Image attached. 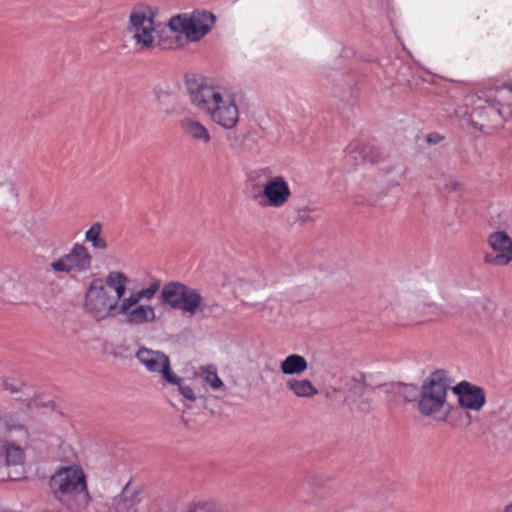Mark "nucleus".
I'll return each instance as SVG.
<instances>
[{
  "mask_svg": "<svg viewBox=\"0 0 512 512\" xmlns=\"http://www.w3.org/2000/svg\"><path fill=\"white\" fill-rule=\"evenodd\" d=\"M185 87L190 104L224 130L234 129L240 121V90L217 77L188 75Z\"/></svg>",
  "mask_w": 512,
  "mask_h": 512,
  "instance_id": "nucleus-1",
  "label": "nucleus"
},
{
  "mask_svg": "<svg viewBox=\"0 0 512 512\" xmlns=\"http://www.w3.org/2000/svg\"><path fill=\"white\" fill-rule=\"evenodd\" d=\"M127 276L119 271H112L105 277V286L112 289L119 302L118 314L122 315L129 325H145L156 320V312L152 305L140 304L141 300L150 301L161 287L159 280L152 281L147 287L134 290L125 296Z\"/></svg>",
  "mask_w": 512,
  "mask_h": 512,
  "instance_id": "nucleus-2",
  "label": "nucleus"
},
{
  "mask_svg": "<svg viewBox=\"0 0 512 512\" xmlns=\"http://www.w3.org/2000/svg\"><path fill=\"white\" fill-rule=\"evenodd\" d=\"M48 485L53 497L70 511L82 512L90 504L87 478L78 464L59 466L50 476Z\"/></svg>",
  "mask_w": 512,
  "mask_h": 512,
  "instance_id": "nucleus-3",
  "label": "nucleus"
},
{
  "mask_svg": "<svg viewBox=\"0 0 512 512\" xmlns=\"http://www.w3.org/2000/svg\"><path fill=\"white\" fill-rule=\"evenodd\" d=\"M255 193L252 199L262 208L280 209L292 197L288 180L269 166L259 167L249 175Z\"/></svg>",
  "mask_w": 512,
  "mask_h": 512,
  "instance_id": "nucleus-4",
  "label": "nucleus"
},
{
  "mask_svg": "<svg viewBox=\"0 0 512 512\" xmlns=\"http://www.w3.org/2000/svg\"><path fill=\"white\" fill-rule=\"evenodd\" d=\"M450 388L447 374L443 370H436L426 378L422 384L418 400V410L426 417L444 420L450 411L447 403Z\"/></svg>",
  "mask_w": 512,
  "mask_h": 512,
  "instance_id": "nucleus-5",
  "label": "nucleus"
},
{
  "mask_svg": "<svg viewBox=\"0 0 512 512\" xmlns=\"http://www.w3.org/2000/svg\"><path fill=\"white\" fill-rule=\"evenodd\" d=\"M216 16L211 11L196 9L173 16L169 20L172 31L182 34L189 42H199L207 36L216 24Z\"/></svg>",
  "mask_w": 512,
  "mask_h": 512,
  "instance_id": "nucleus-6",
  "label": "nucleus"
},
{
  "mask_svg": "<svg viewBox=\"0 0 512 512\" xmlns=\"http://www.w3.org/2000/svg\"><path fill=\"white\" fill-rule=\"evenodd\" d=\"M161 301L170 308L190 316L199 312L204 313L208 307L197 289L180 282H170L164 285L161 291Z\"/></svg>",
  "mask_w": 512,
  "mask_h": 512,
  "instance_id": "nucleus-7",
  "label": "nucleus"
},
{
  "mask_svg": "<svg viewBox=\"0 0 512 512\" xmlns=\"http://www.w3.org/2000/svg\"><path fill=\"white\" fill-rule=\"evenodd\" d=\"M119 302L112 296L101 279H94L88 286L84 309L95 320L101 321L118 314Z\"/></svg>",
  "mask_w": 512,
  "mask_h": 512,
  "instance_id": "nucleus-8",
  "label": "nucleus"
},
{
  "mask_svg": "<svg viewBox=\"0 0 512 512\" xmlns=\"http://www.w3.org/2000/svg\"><path fill=\"white\" fill-rule=\"evenodd\" d=\"M93 257L82 243H74L67 253L53 260L49 267L55 273L69 275L86 274L91 271Z\"/></svg>",
  "mask_w": 512,
  "mask_h": 512,
  "instance_id": "nucleus-9",
  "label": "nucleus"
},
{
  "mask_svg": "<svg viewBox=\"0 0 512 512\" xmlns=\"http://www.w3.org/2000/svg\"><path fill=\"white\" fill-rule=\"evenodd\" d=\"M128 31L140 49L151 48L157 33L152 11L145 7L134 8L129 16Z\"/></svg>",
  "mask_w": 512,
  "mask_h": 512,
  "instance_id": "nucleus-10",
  "label": "nucleus"
},
{
  "mask_svg": "<svg viewBox=\"0 0 512 512\" xmlns=\"http://www.w3.org/2000/svg\"><path fill=\"white\" fill-rule=\"evenodd\" d=\"M488 251L484 262L491 266H507L512 262V238L503 230L494 231L487 238Z\"/></svg>",
  "mask_w": 512,
  "mask_h": 512,
  "instance_id": "nucleus-11",
  "label": "nucleus"
},
{
  "mask_svg": "<svg viewBox=\"0 0 512 512\" xmlns=\"http://www.w3.org/2000/svg\"><path fill=\"white\" fill-rule=\"evenodd\" d=\"M136 358L150 373L160 374L164 382L178 381L169 357L163 352L142 347L137 351Z\"/></svg>",
  "mask_w": 512,
  "mask_h": 512,
  "instance_id": "nucleus-12",
  "label": "nucleus"
},
{
  "mask_svg": "<svg viewBox=\"0 0 512 512\" xmlns=\"http://www.w3.org/2000/svg\"><path fill=\"white\" fill-rule=\"evenodd\" d=\"M453 392L458 396L460 406L466 409L479 411L486 402L484 390L466 381L457 384Z\"/></svg>",
  "mask_w": 512,
  "mask_h": 512,
  "instance_id": "nucleus-13",
  "label": "nucleus"
},
{
  "mask_svg": "<svg viewBox=\"0 0 512 512\" xmlns=\"http://www.w3.org/2000/svg\"><path fill=\"white\" fill-rule=\"evenodd\" d=\"M180 127L185 135L196 142L208 144L212 139L209 129L195 118L184 117L180 121Z\"/></svg>",
  "mask_w": 512,
  "mask_h": 512,
  "instance_id": "nucleus-14",
  "label": "nucleus"
},
{
  "mask_svg": "<svg viewBox=\"0 0 512 512\" xmlns=\"http://www.w3.org/2000/svg\"><path fill=\"white\" fill-rule=\"evenodd\" d=\"M380 180L388 186H397L404 179L406 167L399 161L387 160L381 163Z\"/></svg>",
  "mask_w": 512,
  "mask_h": 512,
  "instance_id": "nucleus-15",
  "label": "nucleus"
},
{
  "mask_svg": "<svg viewBox=\"0 0 512 512\" xmlns=\"http://www.w3.org/2000/svg\"><path fill=\"white\" fill-rule=\"evenodd\" d=\"M84 240L89 243L94 250L105 251L108 249V242L103 236V225L101 222H94L86 230Z\"/></svg>",
  "mask_w": 512,
  "mask_h": 512,
  "instance_id": "nucleus-16",
  "label": "nucleus"
},
{
  "mask_svg": "<svg viewBox=\"0 0 512 512\" xmlns=\"http://www.w3.org/2000/svg\"><path fill=\"white\" fill-rule=\"evenodd\" d=\"M136 503L137 496L126 484L121 489V494L115 497L113 505L115 512H137L135 508Z\"/></svg>",
  "mask_w": 512,
  "mask_h": 512,
  "instance_id": "nucleus-17",
  "label": "nucleus"
},
{
  "mask_svg": "<svg viewBox=\"0 0 512 512\" xmlns=\"http://www.w3.org/2000/svg\"><path fill=\"white\" fill-rule=\"evenodd\" d=\"M287 388L297 397L310 398L318 393L317 388L308 379L290 378L286 382Z\"/></svg>",
  "mask_w": 512,
  "mask_h": 512,
  "instance_id": "nucleus-18",
  "label": "nucleus"
},
{
  "mask_svg": "<svg viewBox=\"0 0 512 512\" xmlns=\"http://www.w3.org/2000/svg\"><path fill=\"white\" fill-rule=\"evenodd\" d=\"M308 367L307 360L299 354L287 356L280 364V370L285 375H299Z\"/></svg>",
  "mask_w": 512,
  "mask_h": 512,
  "instance_id": "nucleus-19",
  "label": "nucleus"
},
{
  "mask_svg": "<svg viewBox=\"0 0 512 512\" xmlns=\"http://www.w3.org/2000/svg\"><path fill=\"white\" fill-rule=\"evenodd\" d=\"M199 377L213 391L220 390L224 386L218 376L217 368L212 364L202 366L199 370Z\"/></svg>",
  "mask_w": 512,
  "mask_h": 512,
  "instance_id": "nucleus-20",
  "label": "nucleus"
},
{
  "mask_svg": "<svg viewBox=\"0 0 512 512\" xmlns=\"http://www.w3.org/2000/svg\"><path fill=\"white\" fill-rule=\"evenodd\" d=\"M5 460L8 466H22L24 464V451L20 446L6 443L3 446Z\"/></svg>",
  "mask_w": 512,
  "mask_h": 512,
  "instance_id": "nucleus-21",
  "label": "nucleus"
},
{
  "mask_svg": "<svg viewBox=\"0 0 512 512\" xmlns=\"http://www.w3.org/2000/svg\"><path fill=\"white\" fill-rule=\"evenodd\" d=\"M369 151V147L360 142H351L345 149V155L356 164L366 161V156Z\"/></svg>",
  "mask_w": 512,
  "mask_h": 512,
  "instance_id": "nucleus-22",
  "label": "nucleus"
},
{
  "mask_svg": "<svg viewBox=\"0 0 512 512\" xmlns=\"http://www.w3.org/2000/svg\"><path fill=\"white\" fill-rule=\"evenodd\" d=\"M0 424L9 432L22 430L24 427L19 414L11 411L2 412L0 414Z\"/></svg>",
  "mask_w": 512,
  "mask_h": 512,
  "instance_id": "nucleus-23",
  "label": "nucleus"
},
{
  "mask_svg": "<svg viewBox=\"0 0 512 512\" xmlns=\"http://www.w3.org/2000/svg\"><path fill=\"white\" fill-rule=\"evenodd\" d=\"M176 378L178 379V381L166 382V383L176 386L179 394L182 395L183 398H185L186 400L195 401L197 397H196V394H195L193 388L190 385L186 384L184 382V380L181 377H179L177 374H176Z\"/></svg>",
  "mask_w": 512,
  "mask_h": 512,
  "instance_id": "nucleus-24",
  "label": "nucleus"
},
{
  "mask_svg": "<svg viewBox=\"0 0 512 512\" xmlns=\"http://www.w3.org/2000/svg\"><path fill=\"white\" fill-rule=\"evenodd\" d=\"M5 196L15 202L17 194L14 185L4 175L0 174V198Z\"/></svg>",
  "mask_w": 512,
  "mask_h": 512,
  "instance_id": "nucleus-25",
  "label": "nucleus"
},
{
  "mask_svg": "<svg viewBox=\"0 0 512 512\" xmlns=\"http://www.w3.org/2000/svg\"><path fill=\"white\" fill-rule=\"evenodd\" d=\"M190 512H225L223 507L215 502H199L193 505Z\"/></svg>",
  "mask_w": 512,
  "mask_h": 512,
  "instance_id": "nucleus-26",
  "label": "nucleus"
},
{
  "mask_svg": "<svg viewBox=\"0 0 512 512\" xmlns=\"http://www.w3.org/2000/svg\"><path fill=\"white\" fill-rule=\"evenodd\" d=\"M27 300V288L22 282L14 283L12 285L11 302H24Z\"/></svg>",
  "mask_w": 512,
  "mask_h": 512,
  "instance_id": "nucleus-27",
  "label": "nucleus"
},
{
  "mask_svg": "<svg viewBox=\"0 0 512 512\" xmlns=\"http://www.w3.org/2000/svg\"><path fill=\"white\" fill-rule=\"evenodd\" d=\"M315 213H316V209L303 208V209L299 210L298 215H297V220L301 224L314 222L317 219V216L314 215Z\"/></svg>",
  "mask_w": 512,
  "mask_h": 512,
  "instance_id": "nucleus-28",
  "label": "nucleus"
},
{
  "mask_svg": "<svg viewBox=\"0 0 512 512\" xmlns=\"http://www.w3.org/2000/svg\"><path fill=\"white\" fill-rule=\"evenodd\" d=\"M21 387H22V383H20V382H18V383L5 382L4 383L5 390H7L11 393L19 392L21 390Z\"/></svg>",
  "mask_w": 512,
  "mask_h": 512,
  "instance_id": "nucleus-29",
  "label": "nucleus"
},
{
  "mask_svg": "<svg viewBox=\"0 0 512 512\" xmlns=\"http://www.w3.org/2000/svg\"><path fill=\"white\" fill-rule=\"evenodd\" d=\"M408 70H410V67L403 66L401 68V71H400V76H401L402 80L407 81L408 83H410L411 79L406 77V71H408Z\"/></svg>",
  "mask_w": 512,
  "mask_h": 512,
  "instance_id": "nucleus-30",
  "label": "nucleus"
},
{
  "mask_svg": "<svg viewBox=\"0 0 512 512\" xmlns=\"http://www.w3.org/2000/svg\"><path fill=\"white\" fill-rule=\"evenodd\" d=\"M427 141H428L429 143H437V142H439V141H440V137H439L438 135H436V136L434 137V135L430 134V135H428V137H427Z\"/></svg>",
  "mask_w": 512,
  "mask_h": 512,
  "instance_id": "nucleus-31",
  "label": "nucleus"
},
{
  "mask_svg": "<svg viewBox=\"0 0 512 512\" xmlns=\"http://www.w3.org/2000/svg\"><path fill=\"white\" fill-rule=\"evenodd\" d=\"M423 71L420 70L419 68H416L415 72L413 71L412 72V78L414 79L415 75L417 74L420 78H422L423 80H426L423 75H422Z\"/></svg>",
  "mask_w": 512,
  "mask_h": 512,
  "instance_id": "nucleus-32",
  "label": "nucleus"
},
{
  "mask_svg": "<svg viewBox=\"0 0 512 512\" xmlns=\"http://www.w3.org/2000/svg\"><path fill=\"white\" fill-rule=\"evenodd\" d=\"M504 88H506L509 92L512 93V81L511 82H506L504 84Z\"/></svg>",
  "mask_w": 512,
  "mask_h": 512,
  "instance_id": "nucleus-33",
  "label": "nucleus"
},
{
  "mask_svg": "<svg viewBox=\"0 0 512 512\" xmlns=\"http://www.w3.org/2000/svg\"><path fill=\"white\" fill-rule=\"evenodd\" d=\"M504 512H512V502L505 506Z\"/></svg>",
  "mask_w": 512,
  "mask_h": 512,
  "instance_id": "nucleus-34",
  "label": "nucleus"
}]
</instances>
